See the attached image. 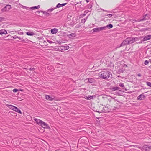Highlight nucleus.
<instances>
[{
	"label": "nucleus",
	"mask_w": 151,
	"mask_h": 151,
	"mask_svg": "<svg viewBox=\"0 0 151 151\" xmlns=\"http://www.w3.org/2000/svg\"><path fill=\"white\" fill-rule=\"evenodd\" d=\"M110 76V72L107 71H103L99 73V76L104 79H106L109 78Z\"/></svg>",
	"instance_id": "f257e3e1"
},
{
	"label": "nucleus",
	"mask_w": 151,
	"mask_h": 151,
	"mask_svg": "<svg viewBox=\"0 0 151 151\" xmlns=\"http://www.w3.org/2000/svg\"><path fill=\"white\" fill-rule=\"evenodd\" d=\"M21 7L24 9H25L26 10H29V9H32V10H34L35 9H38L39 8L40 6L39 5L37 6H35L33 7H31L30 8L28 7L23 6H22Z\"/></svg>",
	"instance_id": "f03ea898"
},
{
	"label": "nucleus",
	"mask_w": 151,
	"mask_h": 151,
	"mask_svg": "<svg viewBox=\"0 0 151 151\" xmlns=\"http://www.w3.org/2000/svg\"><path fill=\"white\" fill-rule=\"evenodd\" d=\"M128 40H129V44H132L134 42L137 41L138 39L137 37L128 38Z\"/></svg>",
	"instance_id": "7ed1b4c3"
},
{
	"label": "nucleus",
	"mask_w": 151,
	"mask_h": 151,
	"mask_svg": "<svg viewBox=\"0 0 151 151\" xmlns=\"http://www.w3.org/2000/svg\"><path fill=\"white\" fill-rule=\"evenodd\" d=\"M11 8V6L10 5H7L5 6L1 9L3 12H6L9 11Z\"/></svg>",
	"instance_id": "20e7f679"
},
{
	"label": "nucleus",
	"mask_w": 151,
	"mask_h": 151,
	"mask_svg": "<svg viewBox=\"0 0 151 151\" xmlns=\"http://www.w3.org/2000/svg\"><path fill=\"white\" fill-rule=\"evenodd\" d=\"M69 48V47L68 46L59 47L58 48V50L62 52L63 50H66L68 49Z\"/></svg>",
	"instance_id": "39448f33"
},
{
	"label": "nucleus",
	"mask_w": 151,
	"mask_h": 151,
	"mask_svg": "<svg viewBox=\"0 0 151 151\" xmlns=\"http://www.w3.org/2000/svg\"><path fill=\"white\" fill-rule=\"evenodd\" d=\"M40 126H41L42 127L44 128H50V127L48 125L47 123L43 122V121L42 122H41V123L40 125Z\"/></svg>",
	"instance_id": "423d86ee"
},
{
	"label": "nucleus",
	"mask_w": 151,
	"mask_h": 151,
	"mask_svg": "<svg viewBox=\"0 0 151 151\" xmlns=\"http://www.w3.org/2000/svg\"><path fill=\"white\" fill-rule=\"evenodd\" d=\"M105 30V27H103L95 28L93 29V32H99L101 30Z\"/></svg>",
	"instance_id": "0eeeda50"
},
{
	"label": "nucleus",
	"mask_w": 151,
	"mask_h": 151,
	"mask_svg": "<svg viewBox=\"0 0 151 151\" xmlns=\"http://www.w3.org/2000/svg\"><path fill=\"white\" fill-rule=\"evenodd\" d=\"M45 98L46 99L49 101H52L54 100L55 99V97L54 96H51L49 95L45 96Z\"/></svg>",
	"instance_id": "6e6552de"
},
{
	"label": "nucleus",
	"mask_w": 151,
	"mask_h": 151,
	"mask_svg": "<svg viewBox=\"0 0 151 151\" xmlns=\"http://www.w3.org/2000/svg\"><path fill=\"white\" fill-rule=\"evenodd\" d=\"M129 40H128V38L124 40L123 42L121 44L120 46H123L125 45L129 44Z\"/></svg>",
	"instance_id": "1a4fd4ad"
},
{
	"label": "nucleus",
	"mask_w": 151,
	"mask_h": 151,
	"mask_svg": "<svg viewBox=\"0 0 151 151\" xmlns=\"http://www.w3.org/2000/svg\"><path fill=\"white\" fill-rule=\"evenodd\" d=\"M101 106H99L100 109H99L98 111L97 110H96V111L98 112H104V107H103V105H100Z\"/></svg>",
	"instance_id": "9d476101"
},
{
	"label": "nucleus",
	"mask_w": 151,
	"mask_h": 151,
	"mask_svg": "<svg viewBox=\"0 0 151 151\" xmlns=\"http://www.w3.org/2000/svg\"><path fill=\"white\" fill-rule=\"evenodd\" d=\"M140 149L142 150H145L146 151H150V150L149 147H146L145 146H143L141 147Z\"/></svg>",
	"instance_id": "9b49d317"
},
{
	"label": "nucleus",
	"mask_w": 151,
	"mask_h": 151,
	"mask_svg": "<svg viewBox=\"0 0 151 151\" xmlns=\"http://www.w3.org/2000/svg\"><path fill=\"white\" fill-rule=\"evenodd\" d=\"M145 98L144 95L143 94L140 95L137 97V99L139 100H142L144 99Z\"/></svg>",
	"instance_id": "f8f14e48"
},
{
	"label": "nucleus",
	"mask_w": 151,
	"mask_h": 151,
	"mask_svg": "<svg viewBox=\"0 0 151 151\" xmlns=\"http://www.w3.org/2000/svg\"><path fill=\"white\" fill-rule=\"evenodd\" d=\"M151 38V35H148L145 36L143 38L142 41H145L149 40Z\"/></svg>",
	"instance_id": "ddd939ff"
},
{
	"label": "nucleus",
	"mask_w": 151,
	"mask_h": 151,
	"mask_svg": "<svg viewBox=\"0 0 151 151\" xmlns=\"http://www.w3.org/2000/svg\"><path fill=\"white\" fill-rule=\"evenodd\" d=\"M36 122V123L38 124L39 125H40L41 123V122H42V121L40 120V119L35 118L34 119Z\"/></svg>",
	"instance_id": "4468645a"
},
{
	"label": "nucleus",
	"mask_w": 151,
	"mask_h": 151,
	"mask_svg": "<svg viewBox=\"0 0 151 151\" xmlns=\"http://www.w3.org/2000/svg\"><path fill=\"white\" fill-rule=\"evenodd\" d=\"M58 31L57 29L54 28L51 29V32L52 34H55L58 32Z\"/></svg>",
	"instance_id": "2eb2a0df"
},
{
	"label": "nucleus",
	"mask_w": 151,
	"mask_h": 151,
	"mask_svg": "<svg viewBox=\"0 0 151 151\" xmlns=\"http://www.w3.org/2000/svg\"><path fill=\"white\" fill-rule=\"evenodd\" d=\"M76 35L75 33H72L70 34H69L67 35L68 37L70 38H71L72 37H75Z\"/></svg>",
	"instance_id": "dca6fc26"
},
{
	"label": "nucleus",
	"mask_w": 151,
	"mask_h": 151,
	"mask_svg": "<svg viewBox=\"0 0 151 151\" xmlns=\"http://www.w3.org/2000/svg\"><path fill=\"white\" fill-rule=\"evenodd\" d=\"M14 111H15V112L19 113L21 114H22V113L21 112V111L17 107H16L15 106L14 108Z\"/></svg>",
	"instance_id": "f3484780"
},
{
	"label": "nucleus",
	"mask_w": 151,
	"mask_h": 151,
	"mask_svg": "<svg viewBox=\"0 0 151 151\" xmlns=\"http://www.w3.org/2000/svg\"><path fill=\"white\" fill-rule=\"evenodd\" d=\"M7 31L4 29H1L0 30V34H7Z\"/></svg>",
	"instance_id": "a211bd4d"
},
{
	"label": "nucleus",
	"mask_w": 151,
	"mask_h": 151,
	"mask_svg": "<svg viewBox=\"0 0 151 151\" xmlns=\"http://www.w3.org/2000/svg\"><path fill=\"white\" fill-rule=\"evenodd\" d=\"M26 34L28 35L33 36L35 35V33L32 32H26Z\"/></svg>",
	"instance_id": "6ab92c4d"
},
{
	"label": "nucleus",
	"mask_w": 151,
	"mask_h": 151,
	"mask_svg": "<svg viewBox=\"0 0 151 151\" xmlns=\"http://www.w3.org/2000/svg\"><path fill=\"white\" fill-rule=\"evenodd\" d=\"M149 18V17L148 16V15L147 14H146L145 16L144 17L143 19L140 20L139 21L143 20H145L147 19H148Z\"/></svg>",
	"instance_id": "aec40b11"
},
{
	"label": "nucleus",
	"mask_w": 151,
	"mask_h": 151,
	"mask_svg": "<svg viewBox=\"0 0 151 151\" xmlns=\"http://www.w3.org/2000/svg\"><path fill=\"white\" fill-rule=\"evenodd\" d=\"M113 99H112V98H111L110 97L107 98V100H108V101H109V102H110V104L113 103V101H114L113 100Z\"/></svg>",
	"instance_id": "412c9836"
},
{
	"label": "nucleus",
	"mask_w": 151,
	"mask_h": 151,
	"mask_svg": "<svg viewBox=\"0 0 151 151\" xmlns=\"http://www.w3.org/2000/svg\"><path fill=\"white\" fill-rule=\"evenodd\" d=\"M6 106H7L10 109H11L14 110V108L15 107V106H12V105H7Z\"/></svg>",
	"instance_id": "4be33fe9"
},
{
	"label": "nucleus",
	"mask_w": 151,
	"mask_h": 151,
	"mask_svg": "<svg viewBox=\"0 0 151 151\" xmlns=\"http://www.w3.org/2000/svg\"><path fill=\"white\" fill-rule=\"evenodd\" d=\"M103 27H105V29L107 27L109 28H111L113 27V25L111 24H109L107 25L106 26H104Z\"/></svg>",
	"instance_id": "5701e85b"
},
{
	"label": "nucleus",
	"mask_w": 151,
	"mask_h": 151,
	"mask_svg": "<svg viewBox=\"0 0 151 151\" xmlns=\"http://www.w3.org/2000/svg\"><path fill=\"white\" fill-rule=\"evenodd\" d=\"M125 71V70L124 69L121 68L119 69L118 70V72L119 73H122Z\"/></svg>",
	"instance_id": "b1692460"
},
{
	"label": "nucleus",
	"mask_w": 151,
	"mask_h": 151,
	"mask_svg": "<svg viewBox=\"0 0 151 151\" xmlns=\"http://www.w3.org/2000/svg\"><path fill=\"white\" fill-rule=\"evenodd\" d=\"M88 81L90 83H93L94 82V79L92 78L88 79Z\"/></svg>",
	"instance_id": "393cba45"
},
{
	"label": "nucleus",
	"mask_w": 151,
	"mask_h": 151,
	"mask_svg": "<svg viewBox=\"0 0 151 151\" xmlns=\"http://www.w3.org/2000/svg\"><path fill=\"white\" fill-rule=\"evenodd\" d=\"M42 13H43V14L45 15L46 16H48L50 14L49 13H47L46 11H42Z\"/></svg>",
	"instance_id": "a878e982"
},
{
	"label": "nucleus",
	"mask_w": 151,
	"mask_h": 151,
	"mask_svg": "<svg viewBox=\"0 0 151 151\" xmlns=\"http://www.w3.org/2000/svg\"><path fill=\"white\" fill-rule=\"evenodd\" d=\"M88 98L87 99V100H90L91 99H93V98L95 97V96H88Z\"/></svg>",
	"instance_id": "bb28decb"
},
{
	"label": "nucleus",
	"mask_w": 151,
	"mask_h": 151,
	"mask_svg": "<svg viewBox=\"0 0 151 151\" xmlns=\"http://www.w3.org/2000/svg\"><path fill=\"white\" fill-rule=\"evenodd\" d=\"M119 88L118 87H113L111 88V90L113 91H116L119 89Z\"/></svg>",
	"instance_id": "cd10ccee"
},
{
	"label": "nucleus",
	"mask_w": 151,
	"mask_h": 151,
	"mask_svg": "<svg viewBox=\"0 0 151 151\" xmlns=\"http://www.w3.org/2000/svg\"><path fill=\"white\" fill-rule=\"evenodd\" d=\"M17 38L19 39L20 40L23 41H28V40L27 39H24L22 38H20L19 37H18V38Z\"/></svg>",
	"instance_id": "c85d7f7f"
},
{
	"label": "nucleus",
	"mask_w": 151,
	"mask_h": 151,
	"mask_svg": "<svg viewBox=\"0 0 151 151\" xmlns=\"http://www.w3.org/2000/svg\"><path fill=\"white\" fill-rule=\"evenodd\" d=\"M87 18H86V19L84 18V19H82L81 21V23H84L86 21V20L87 19Z\"/></svg>",
	"instance_id": "c756f323"
},
{
	"label": "nucleus",
	"mask_w": 151,
	"mask_h": 151,
	"mask_svg": "<svg viewBox=\"0 0 151 151\" xmlns=\"http://www.w3.org/2000/svg\"><path fill=\"white\" fill-rule=\"evenodd\" d=\"M146 84L148 86L151 87V83L149 82H146Z\"/></svg>",
	"instance_id": "7c9ffc66"
},
{
	"label": "nucleus",
	"mask_w": 151,
	"mask_h": 151,
	"mask_svg": "<svg viewBox=\"0 0 151 151\" xmlns=\"http://www.w3.org/2000/svg\"><path fill=\"white\" fill-rule=\"evenodd\" d=\"M56 9V8H51V9H48V11H49V12H51L54 9Z\"/></svg>",
	"instance_id": "2f4dec72"
},
{
	"label": "nucleus",
	"mask_w": 151,
	"mask_h": 151,
	"mask_svg": "<svg viewBox=\"0 0 151 151\" xmlns=\"http://www.w3.org/2000/svg\"><path fill=\"white\" fill-rule=\"evenodd\" d=\"M61 7V4L60 3H58L57 5L56 6V7L55 8H60V7Z\"/></svg>",
	"instance_id": "473e14b6"
},
{
	"label": "nucleus",
	"mask_w": 151,
	"mask_h": 151,
	"mask_svg": "<svg viewBox=\"0 0 151 151\" xmlns=\"http://www.w3.org/2000/svg\"><path fill=\"white\" fill-rule=\"evenodd\" d=\"M149 61H148V60H146L144 63V64L145 65H147L148 63H149Z\"/></svg>",
	"instance_id": "72a5a7b5"
},
{
	"label": "nucleus",
	"mask_w": 151,
	"mask_h": 151,
	"mask_svg": "<svg viewBox=\"0 0 151 151\" xmlns=\"http://www.w3.org/2000/svg\"><path fill=\"white\" fill-rule=\"evenodd\" d=\"M4 19V18L3 17H0V22L2 21Z\"/></svg>",
	"instance_id": "f704fd0d"
},
{
	"label": "nucleus",
	"mask_w": 151,
	"mask_h": 151,
	"mask_svg": "<svg viewBox=\"0 0 151 151\" xmlns=\"http://www.w3.org/2000/svg\"><path fill=\"white\" fill-rule=\"evenodd\" d=\"M119 86L122 88L124 87V84L123 83H120L119 84Z\"/></svg>",
	"instance_id": "c9c22d12"
},
{
	"label": "nucleus",
	"mask_w": 151,
	"mask_h": 151,
	"mask_svg": "<svg viewBox=\"0 0 151 151\" xmlns=\"http://www.w3.org/2000/svg\"><path fill=\"white\" fill-rule=\"evenodd\" d=\"M18 91V89H14L13 90V92L14 93H16Z\"/></svg>",
	"instance_id": "e433bc0d"
},
{
	"label": "nucleus",
	"mask_w": 151,
	"mask_h": 151,
	"mask_svg": "<svg viewBox=\"0 0 151 151\" xmlns=\"http://www.w3.org/2000/svg\"><path fill=\"white\" fill-rule=\"evenodd\" d=\"M134 147H137L139 149H140L141 148V147H139L137 145H134Z\"/></svg>",
	"instance_id": "4c0bfd02"
},
{
	"label": "nucleus",
	"mask_w": 151,
	"mask_h": 151,
	"mask_svg": "<svg viewBox=\"0 0 151 151\" xmlns=\"http://www.w3.org/2000/svg\"><path fill=\"white\" fill-rule=\"evenodd\" d=\"M12 37L14 39H15L16 38H18V37L16 35H15L13 37Z\"/></svg>",
	"instance_id": "58836bf2"
},
{
	"label": "nucleus",
	"mask_w": 151,
	"mask_h": 151,
	"mask_svg": "<svg viewBox=\"0 0 151 151\" xmlns=\"http://www.w3.org/2000/svg\"><path fill=\"white\" fill-rule=\"evenodd\" d=\"M106 15L108 17H111L112 16V14H107Z\"/></svg>",
	"instance_id": "ea45409f"
},
{
	"label": "nucleus",
	"mask_w": 151,
	"mask_h": 151,
	"mask_svg": "<svg viewBox=\"0 0 151 151\" xmlns=\"http://www.w3.org/2000/svg\"><path fill=\"white\" fill-rule=\"evenodd\" d=\"M20 35H22L23 34V33L22 32H19L18 33Z\"/></svg>",
	"instance_id": "a19ab883"
},
{
	"label": "nucleus",
	"mask_w": 151,
	"mask_h": 151,
	"mask_svg": "<svg viewBox=\"0 0 151 151\" xmlns=\"http://www.w3.org/2000/svg\"><path fill=\"white\" fill-rule=\"evenodd\" d=\"M47 42L50 43L51 44V43H53V42L49 40H47Z\"/></svg>",
	"instance_id": "79ce46f5"
},
{
	"label": "nucleus",
	"mask_w": 151,
	"mask_h": 151,
	"mask_svg": "<svg viewBox=\"0 0 151 151\" xmlns=\"http://www.w3.org/2000/svg\"><path fill=\"white\" fill-rule=\"evenodd\" d=\"M66 4V3H64L61 4V7L65 6Z\"/></svg>",
	"instance_id": "37998d69"
},
{
	"label": "nucleus",
	"mask_w": 151,
	"mask_h": 151,
	"mask_svg": "<svg viewBox=\"0 0 151 151\" xmlns=\"http://www.w3.org/2000/svg\"><path fill=\"white\" fill-rule=\"evenodd\" d=\"M33 69H34V68H29V70H32Z\"/></svg>",
	"instance_id": "c03bdc74"
},
{
	"label": "nucleus",
	"mask_w": 151,
	"mask_h": 151,
	"mask_svg": "<svg viewBox=\"0 0 151 151\" xmlns=\"http://www.w3.org/2000/svg\"><path fill=\"white\" fill-rule=\"evenodd\" d=\"M137 76L139 77H140L141 76V75L140 73H139L137 74Z\"/></svg>",
	"instance_id": "a18cd8bd"
},
{
	"label": "nucleus",
	"mask_w": 151,
	"mask_h": 151,
	"mask_svg": "<svg viewBox=\"0 0 151 151\" xmlns=\"http://www.w3.org/2000/svg\"><path fill=\"white\" fill-rule=\"evenodd\" d=\"M59 47H58V48H56V50L59 51L58 50V48H59Z\"/></svg>",
	"instance_id": "49530a36"
},
{
	"label": "nucleus",
	"mask_w": 151,
	"mask_h": 151,
	"mask_svg": "<svg viewBox=\"0 0 151 151\" xmlns=\"http://www.w3.org/2000/svg\"><path fill=\"white\" fill-rule=\"evenodd\" d=\"M132 21L133 23L134 22V21H136V20H132Z\"/></svg>",
	"instance_id": "de8ad7c7"
},
{
	"label": "nucleus",
	"mask_w": 151,
	"mask_h": 151,
	"mask_svg": "<svg viewBox=\"0 0 151 151\" xmlns=\"http://www.w3.org/2000/svg\"><path fill=\"white\" fill-rule=\"evenodd\" d=\"M19 90L20 91H23V90H22V89H20Z\"/></svg>",
	"instance_id": "09e8293b"
},
{
	"label": "nucleus",
	"mask_w": 151,
	"mask_h": 151,
	"mask_svg": "<svg viewBox=\"0 0 151 151\" xmlns=\"http://www.w3.org/2000/svg\"><path fill=\"white\" fill-rule=\"evenodd\" d=\"M149 148L150 150V151L151 150V146H149Z\"/></svg>",
	"instance_id": "8fccbe9b"
},
{
	"label": "nucleus",
	"mask_w": 151,
	"mask_h": 151,
	"mask_svg": "<svg viewBox=\"0 0 151 151\" xmlns=\"http://www.w3.org/2000/svg\"><path fill=\"white\" fill-rule=\"evenodd\" d=\"M88 96H86L85 97V99H87L88 98Z\"/></svg>",
	"instance_id": "3c124183"
},
{
	"label": "nucleus",
	"mask_w": 151,
	"mask_h": 151,
	"mask_svg": "<svg viewBox=\"0 0 151 151\" xmlns=\"http://www.w3.org/2000/svg\"><path fill=\"white\" fill-rule=\"evenodd\" d=\"M149 61L151 63V59H149Z\"/></svg>",
	"instance_id": "603ef678"
},
{
	"label": "nucleus",
	"mask_w": 151,
	"mask_h": 151,
	"mask_svg": "<svg viewBox=\"0 0 151 151\" xmlns=\"http://www.w3.org/2000/svg\"><path fill=\"white\" fill-rule=\"evenodd\" d=\"M87 2H88L89 1V0H86Z\"/></svg>",
	"instance_id": "864d4df0"
}]
</instances>
